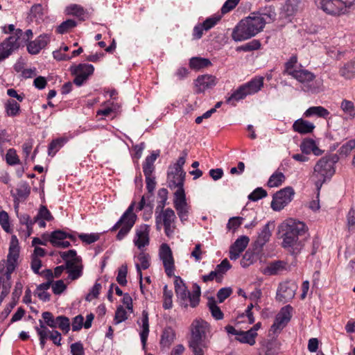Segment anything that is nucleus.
<instances>
[{
    "label": "nucleus",
    "mask_w": 355,
    "mask_h": 355,
    "mask_svg": "<svg viewBox=\"0 0 355 355\" xmlns=\"http://www.w3.org/2000/svg\"><path fill=\"white\" fill-rule=\"evenodd\" d=\"M279 232L282 239V247L292 255L299 254L304 245V241L300 237L306 232V225L301 221L288 219L279 226Z\"/></svg>",
    "instance_id": "nucleus-1"
},
{
    "label": "nucleus",
    "mask_w": 355,
    "mask_h": 355,
    "mask_svg": "<svg viewBox=\"0 0 355 355\" xmlns=\"http://www.w3.org/2000/svg\"><path fill=\"white\" fill-rule=\"evenodd\" d=\"M272 15L266 13H252L248 17L241 19L233 29L232 39L236 42H241L255 36L262 31L267 23L268 18L272 21L274 19Z\"/></svg>",
    "instance_id": "nucleus-2"
},
{
    "label": "nucleus",
    "mask_w": 355,
    "mask_h": 355,
    "mask_svg": "<svg viewBox=\"0 0 355 355\" xmlns=\"http://www.w3.org/2000/svg\"><path fill=\"white\" fill-rule=\"evenodd\" d=\"M191 338L189 347L193 353L203 354L210 343L209 334L210 326L202 319H196L191 325Z\"/></svg>",
    "instance_id": "nucleus-3"
},
{
    "label": "nucleus",
    "mask_w": 355,
    "mask_h": 355,
    "mask_svg": "<svg viewBox=\"0 0 355 355\" xmlns=\"http://www.w3.org/2000/svg\"><path fill=\"white\" fill-rule=\"evenodd\" d=\"M174 286L177 301L182 307L187 308L190 306L196 308L199 304L201 291L197 284L193 285V290L191 293L181 277L175 276Z\"/></svg>",
    "instance_id": "nucleus-4"
},
{
    "label": "nucleus",
    "mask_w": 355,
    "mask_h": 355,
    "mask_svg": "<svg viewBox=\"0 0 355 355\" xmlns=\"http://www.w3.org/2000/svg\"><path fill=\"white\" fill-rule=\"evenodd\" d=\"M32 37L33 31L31 29L24 33L21 29H16L14 34L0 44V62L8 58L22 43H26Z\"/></svg>",
    "instance_id": "nucleus-5"
},
{
    "label": "nucleus",
    "mask_w": 355,
    "mask_h": 355,
    "mask_svg": "<svg viewBox=\"0 0 355 355\" xmlns=\"http://www.w3.org/2000/svg\"><path fill=\"white\" fill-rule=\"evenodd\" d=\"M336 162L334 158L325 156L320 159L315 165L313 177L316 179L315 184L318 191L326 180L330 178L334 174V164ZM318 196L319 192L318 193L317 198H318Z\"/></svg>",
    "instance_id": "nucleus-6"
},
{
    "label": "nucleus",
    "mask_w": 355,
    "mask_h": 355,
    "mask_svg": "<svg viewBox=\"0 0 355 355\" xmlns=\"http://www.w3.org/2000/svg\"><path fill=\"white\" fill-rule=\"evenodd\" d=\"M315 2L327 14L334 16L345 14L355 4V0H315Z\"/></svg>",
    "instance_id": "nucleus-7"
},
{
    "label": "nucleus",
    "mask_w": 355,
    "mask_h": 355,
    "mask_svg": "<svg viewBox=\"0 0 355 355\" xmlns=\"http://www.w3.org/2000/svg\"><path fill=\"white\" fill-rule=\"evenodd\" d=\"M292 77L302 85L304 92L317 94L321 90L322 82L315 80V75L306 69H298Z\"/></svg>",
    "instance_id": "nucleus-8"
},
{
    "label": "nucleus",
    "mask_w": 355,
    "mask_h": 355,
    "mask_svg": "<svg viewBox=\"0 0 355 355\" xmlns=\"http://www.w3.org/2000/svg\"><path fill=\"white\" fill-rule=\"evenodd\" d=\"M176 220V216L175 211L171 209L167 208L162 210L159 215L156 216V226L157 229L159 230V224L163 223L164 226L165 234L168 237H171L175 228V223Z\"/></svg>",
    "instance_id": "nucleus-9"
},
{
    "label": "nucleus",
    "mask_w": 355,
    "mask_h": 355,
    "mask_svg": "<svg viewBox=\"0 0 355 355\" xmlns=\"http://www.w3.org/2000/svg\"><path fill=\"white\" fill-rule=\"evenodd\" d=\"M294 194V190L291 187L277 191L274 194L271 202L272 209L275 211L282 210L292 200Z\"/></svg>",
    "instance_id": "nucleus-10"
},
{
    "label": "nucleus",
    "mask_w": 355,
    "mask_h": 355,
    "mask_svg": "<svg viewBox=\"0 0 355 355\" xmlns=\"http://www.w3.org/2000/svg\"><path fill=\"white\" fill-rule=\"evenodd\" d=\"M173 204L180 220L182 223L187 221L190 206L187 202L185 193H183L182 190L175 191Z\"/></svg>",
    "instance_id": "nucleus-11"
},
{
    "label": "nucleus",
    "mask_w": 355,
    "mask_h": 355,
    "mask_svg": "<svg viewBox=\"0 0 355 355\" xmlns=\"http://www.w3.org/2000/svg\"><path fill=\"white\" fill-rule=\"evenodd\" d=\"M297 289V285L295 282L288 281L282 282L278 287L276 300L279 302L286 303L295 297Z\"/></svg>",
    "instance_id": "nucleus-12"
},
{
    "label": "nucleus",
    "mask_w": 355,
    "mask_h": 355,
    "mask_svg": "<svg viewBox=\"0 0 355 355\" xmlns=\"http://www.w3.org/2000/svg\"><path fill=\"white\" fill-rule=\"evenodd\" d=\"M159 255L163 262L166 274L168 277L174 275V259L172 251L168 244L163 243L161 245Z\"/></svg>",
    "instance_id": "nucleus-13"
},
{
    "label": "nucleus",
    "mask_w": 355,
    "mask_h": 355,
    "mask_svg": "<svg viewBox=\"0 0 355 355\" xmlns=\"http://www.w3.org/2000/svg\"><path fill=\"white\" fill-rule=\"evenodd\" d=\"M19 247L18 241L15 236H12L9 248V253L7 257V264L6 274L8 279L10 277V274L15 270L17 265V261L19 258Z\"/></svg>",
    "instance_id": "nucleus-14"
},
{
    "label": "nucleus",
    "mask_w": 355,
    "mask_h": 355,
    "mask_svg": "<svg viewBox=\"0 0 355 355\" xmlns=\"http://www.w3.org/2000/svg\"><path fill=\"white\" fill-rule=\"evenodd\" d=\"M293 307L286 305L282 307L275 317V322L271 326L270 330L274 333L282 330L290 321L292 315Z\"/></svg>",
    "instance_id": "nucleus-15"
},
{
    "label": "nucleus",
    "mask_w": 355,
    "mask_h": 355,
    "mask_svg": "<svg viewBox=\"0 0 355 355\" xmlns=\"http://www.w3.org/2000/svg\"><path fill=\"white\" fill-rule=\"evenodd\" d=\"M150 226L146 224H142L135 230V236L133 243L139 250L149 244Z\"/></svg>",
    "instance_id": "nucleus-16"
},
{
    "label": "nucleus",
    "mask_w": 355,
    "mask_h": 355,
    "mask_svg": "<svg viewBox=\"0 0 355 355\" xmlns=\"http://www.w3.org/2000/svg\"><path fill=\"white\" fill-rule=\"evenodd\" d=\"M185 175L184 171H178V173L175 169L170 168L168 172V187L171 189H177L175 191L182 190L183 193H185L184 189Z\"/></svg>",
    "instance_id": "nucleus-17"
},
{
    "label": "nucleus",
    "mask_w": 355,
    "mask_h": 355,
    "mask_svg": "<svg viewBox=\"0 0 355 355\" xmlns=\"http://www.w3.org/2000/svg\"><path fill=\"white\" fill-rule=\"evenodd\" d=\"M216 78L212 75L205 74L200 76L195 80L196 92L198 94L204 92L206 89L215 86Z\"/></svg>",
    "instance_id": "nucleus-18"
},
{
    "label": "nucleus",
    "mask_w": 355,
    "mask_h": 355,
    "mask_svg": "<svg viewBox=\"0 0 355 355\" xmlns=\"http://www.w3.org/2000/svg\"><path fill=\"white\" fill-rule=\"evenodd\" d=\"M250 239L247 236H241L238 238L231 245L230 250V259L236 260L241 252H243L248 246Z\"/></svg>",
    "instance_id": "nucleus-19"
},
{
    "label": "nucleus",
    "mask_w": 355,
    "mask_h": 355,
    "mask_svg": "<svg viewBox=\"0 0 355 355\" xmlns=\"http://www.w3.org/2000/svg\"><path fill=\"white\" fill-rule=\"evenodd\" d=\"M50 39L48 35H40L35 40L26 44L27 51L32 55H36L47 45Z\"/></svg>",
    "instance_id": "nucleus-20"
},
{
    "label": "nucleus",
    "mask_w": 355,
    "mask_h": 355,
    "mask_svg": "<svg viewBox=\"0 0 355 355\" xmlns=\"http://www.w3.org/2000/svg\"><path fill=\"white\" fill-rule=\"evenodd\" d=\"M82 261H71L66 263V270L69 274V279L76 280L83 275Z\"/></svg>",
    "instance_id": "nucleus-21"
},
{
    "label": "nucleus",
    "mask_w": 355,
    "mask_h": 355,
    "mask_svg": "<svg viewBox=\"0 0 355 355\" xmlns=\"http://www.w3.org/2000/svg\"><path fill=\"white\" fill-rule=\"evenodd\" d=\"M175 339V331L170 327H166L162 331L159 342L162 349H168Z\"/></svg>",
    "instance_id": "nucleus-22"
},
{
    "label": "nucleus",
    "mask_w": 355,
    "mask_h": 355,
    "mask_svg": "<svg viewBox=\"0 0 355 355\" xmlns=\"http://www.w3.org/2000/svg\"><path fill=\"white\" fill-rule=\"evenodd\" d=\"M293 129L295 132L305 135L312 132L315 129V125L303 119H299L293 123Z\"/></svg>",
    "instance_id": "nucleus-23"
},
{
    "label": "nucleus",
    "mask_w": 355,
    "mask_h": 355,
    "mask_svg": "<svg viewBox=\"0 0 355 355\" xmlns=\"http://www.w3.org/2000/svg\"><path fill=\"white\" fill-rule=\"evenodd\" d=\"M345 120H353L355 119V106L352 101L343 99L340 105Z\"/></svg>",
    "instance_id": "nucleus-24"
},
{
    "label": "nucleus",
    "mask_w": 355,
    "mask_h": 355,
    "mask_svg": "<svg viewBox=\"0 0 355 355\" xmlns=\"http://www.w3.org/2000/svg\"><path fill=\"white\" fill-rule=\"evenodd\" d=\"M248 95L258 92L263 86V78L257 77L243 85Z\"/></svg>",
    "instance_id": "nucleus-25"
},
{
    "label": "nucleus",
    "mask_w": 355,
    "mask_h": 355,
    "mask_svg": "<svg viewBox=\"0 0 355 355\" xmlns=\"http://www.w3.org/2000/svg\"><path fill=\"white\" fill-rule=\"evenodd\" d=\"M137 220V215L135 214H132L130 215V217L127 219L125 224L121 227L116 235V239L119 241H121L123 239L126 235L130 232L132 227L134 226Z\"/></svg>",
    "instance_id": "nucleus-26"
},
{
    "label": "nucleus",
    "mask_w": 355,
    "mask_h": 355,
    "mask_svg": "<svg viewBox=\"0 0 355 355\" xmlns=\"http://www.w3.org/2000/svg\"><path fill=\"white\" fill-rule=\"evenodd\" d=\"M330 112L322 106H313L308 108L304 113L305 117L316 116L320 118L327 119Z\"/></svg>",
    "instance_id": "nucleus-27"
},
{
    "label": "nucleus",
    "mask_w": 355,
    "mask_h": 355,
    "mask_svg": "<svg viewBox=\"0 0 355 355\" xmlns=\"http://www.w3.org/2000/svg\"><path fill=\"white\" fill-rule=\"evenodd\" d=\"M137 259L140 263V265L139 263L136 264V268L137 272L140 275V288L141 291H143V284L141 283V270H146L150 266L149 263V255L148 254H146L143 252H140L138 256Z\"/></svg>",
    "instance_id": "nucleus-28"
},
{
    "label": "nucleus",
    "mask_w": 355,
    "mask_h": 355,
    "mask_svg": "<svg viewBox=\"0 0 355 355\" xmlns=\"http://www.w3.org/2000/svg\"><path fill=\"white\" fill-rule=\"evenodd\" d=\"M141 322L142 331L140 333V338L143 347H145L149 334L148 314L146 311L142 312Z\"/></svg>",
    "instance_id": "nucleus-29"
},
{
    "label": "nucleus",
    "mask_w": 355,
    "mask_h": 355,
    "mask_svg": "<svg viewBox=\"0 0 355 355\" xmlns=\"http://www.w3.org/2000/svg\"><path fill=\"white\" fill-rule=\"evenodd\" d=\"M46 236L49 238V241L55 247L60 241L64 240L67 237V233L62 230H55L52 232L49 235L47 234L42 235L44 239H45Z\"/></svg>",
    "instance_id": "nucleus-30"
},
{
    "label": "nucleus",
    "mask_w": 355,
    "mask_h": 355,
    "mask_svg": "<svg viewBox=\"0 0 355 355\" xmlns=\"http://www.w3.org/2000/svg\"><path fill=\"white\" fill-rule=\"evenodd\" d=\"M270 236L271 232L269 230V223H267L259 234L258 238L255 241L256 245L262 248L269 241Z\"/></svg>",
    "instance_id": "nucleus-31"
},
{
    "label": "nucleus",
    "mask_w": 355,
    "mask_h": 355,
    "mask_svg": "<svg viewBox=\"0 0 355 355\" xmlns=\"http://www.w3.org/2000/svg\"><path fill=\"white\" fill-rule=\"evenodd\" d=\"M211 65V61L207 58L193 57L189 60V67L193 69H200Z\"/></svg>",
    "instance_id": "nucleus-32"
},
{
    "label": "nucleus",
    "mask_w": 355,
    "mask_h": 355,
    "mask_svg": "<svg viewBox=\"0 0 355 355\" xmlns=\"http://www.w3.org/2000/svg\"><path fill=\"white\" fill-rule=\"evenodd\" d=\"M94 70L93 65L90 64H79L71 67L72 73L85 75L87 78L93 73Z\"/></svg>",
    "instance_id": "nucleus-33"
},
{
    "label": "nucleus",
    "mask_w": 355,
    "mask_h": 355,
    "mask_svg": "<svg viewBox=\"0 0 355 355\" xmlns=\"http://www.w3.org/2000/svg\"><path fill=\"white\" fill-rule=\"evenodd\" d=\"M300 150L303 153L306 155L313 152L315 155H318V148L316 146L315 141L313 139H304L300 144Z\"/></svg>",
    "instance_id": "nucleus-34"
},
{
    "label": "nucleus",
    "mask_w": 355,
    "mask_h": 355,
    "mask_svg": "<svg viewBox=\"0 0 355 355\" xmlns=\"http://www.w3.org/2000/svg\"><path fill=\"white\" fill-rule=\"evenodd\" d=\"M157 156V154L152 153L150 155L146 158L145 162L143 165V171L144 175H152L155 169L154 162L156 160Z\"/></svg>",
    "instance_id": "nucleus-35"
},
{
    "label": "nucleus",
    "mask_w": 355,
    "mask_h": 355,
    "mask_svg": "<svg viewBox=\"0 0 355 355\" xmlns=\"http://www.w3.org/2000/svg\"><path fill=\"white\" fill-rule=\"evenodd\" d=\"M135 207V202H132L126 211L121 216L120 219L116 223V224L110 229L111 232H114L119 227H121L125 223L128 218L130 217V215L133 214V209Z\"/></svg>",
    "instance_id": "nucleus-36"
},
{
    "label": "nucleus",
    "mask_w": 355,
    "mask_h": 355,
    "mask_svg": "<svg viewBox=\"0 0 355 355\" xmlns=\"http://www.w3.org/2000/svg\"><path fill=\"white\" fill-rule=\"evenodd\" d=\"M5 109L8 116H15L19 114L20 105L13 99L8 100L5 104Z\"/></svg>",
    "instance_id": "nucleus-37"
},
{
    "label": "nucleus",
    "mask_w": 355,
    "mask_h": 355,
    "mask_svg": "<svg viewBox=\"0 0 355 355\" xmlns=\"http://www.w3.org/2000/svg\"><path fill=\"white\" fill-rule=\"evenodd\" d=\"M253 331H240L238 334V336L236 339L243 343H248L250 345H253L255 343V338L256 336L252 333Z\"/></svg>",
    "instance_id": "nucleus-38"
},
{
    "label": "nucleus",
    "mask_w": 355,
    "mask_h": 355,
    "mask_svg": "<svg viewBox=\"0 0 355 355\" xmlns=\"http://www.w3.org/2000/svg\"><path fill=\"white\" fill-rule=\"evenodd\" d=\"M248 95L245 87L242 85L227 99V103L234 105V102L243 99Z\"/></svg>",
    "instance_id": "nucleus-39"
},
{
    "label": "nucleus",
    "mask_w": 355,
    "mask_h": 355,
    "mask_svg": "<svg viewBox=\"0 0 355 355\" xmlns=\"http://www.w3.org/2000/svg\"><path fill=\"white\" fill-rule=\"evenodd\" d=\"M297 58L296 55H293L284 64V73L293 76L294 73L298 70L297 69Z\"/></svg>",
    "instance_id": "nucleus-40"
},
{
    "label": "nucleus",
    "mask_w": 355,
    "mask_h": 355,
    "mask_svg": "<svg viewBox=\"0 0 355 355\" xmlns=\"http://www.w3.org/2000/svg\"><path fill=\"white\" fill-rule=\"evenodd\" d=\"M340 74L345 78H351L355 75V60L350 61L340 70Z\"/></svg>",
    "instance_id": "nucleus-41"
},
{
    "label": "nucleus",
    "mask_w": 355,
    "mask_h": 355,
    "mask_svg": "<svg viewBox=\"0 0 355 355\" xmlns=\"http://www.w3.org/2000/svg\"><path fill=\"white\" fill-rule=\"evenodd\" d=\"M207 305L211 311V315L216 320H222L223 318V313L219 306H217L216 302L214 298L209 299Z\"/></svg>",
    "instance_id": "nucleus-42"
},
{
    "label": "nucleus",
    "mask_w": 355,
    "mask_h": 355,
    "mask_svg": "<svg viewBox=\"0 0 355 355\" xmlns=\"http://www.w3.org/2000/svg\"><path fill=\"white\" fill-rule=\"evenodd\" d=\"M173 292L168 289L165 285L163 288V307L164 309H171L173 307Z\"/></svg>",
    "instance_id": "nucleus-43"
},
{
    "label": "nucleus",
    "mask_w": 355,
    "mask_h": 355,
    "mask_svg": "<svg viewBox=\"0 0 355 355\" xmlns=\"http://www.w3.org/2000/svg\"><path fill=\"white\" fill-rule=\"evenodd\" d=\"M285 176L281 172L273 173L268 181V186L270 187H277L280 186L284 181Z\"/></svg>",
    "instance_id": "nucleus-44"
},
{
    "label": "nucleus",
    "mask_w": 355,
    "mask_h": 355,
    "mask_svg": "<svg viewBox=\"0 0 355 355\" xmlns=\"http://www.w3.org/2000/svg\"><path fill=\"white\" fill-rule=\"evenodd\" d=\"M77 23L73 19H67L62 22L57 28L56 32L59 34H64L76 27Z\"/></svg>",
    "instance_id": "nucleus-45"
},
{
    "label": "nucleus",
    "mask_w": 355,
    "mask_h": 355,
    "mask_svg": "<svg viewBox=\"0 0 355 355\" xmlns=\"http://www.w3.org/2000/svg\"><path fill=\"white\" fill-rule=\"evenodd\" d=\"M65 142V139L63 138L56 139L53 140L48 148V155L49 156L53 157L56 152L62 146L63 144Z\"/></svg>",
    "instance_id": "nucleus-46"
},
{
    "label": "nucleus",
    "mask_w": 355,
    "mask_h": 355,
    "mask_svg": "<svg viewBox=\"0 0 355 355\" xmlns=\"http://www.w3.org/2000/svg\"><path fill=\"white\" fill-rule=\"evenodd\" d=\"M57 328H59L64 334H67L70 330L69 319L64 315H59L56 317Z\"/></svg>",
    "instance_id": "nucleus-47"
},
{
    "label": "nucleus",
    "mask_w": 355,
    "mask_h": 355,
    "mask_svg": "<svg viewBox=\"0 0 355 355\" xmlns=\"http://www.w3.org/2000/svg\"><path fill=\"white\" fill-rule=\"evenodd\" d=\"M284 262L280 261L271 263L265 269V273L270 275H276L284 268Z\"/></svg>",
    "instance_id": "nucleus-48"
},
{
    "label": "nucleus",
    "mask_w": 355,
    "mask_h": 355,
    "mask_svg": "<svg viewBox=\"0 0 355 355\" xmlns=\"http://www.w3.org/2000/svg\"><path fill=\"white\" fill-rule=\"evenodd\" d=\"M261 44L259 40H253L250 42L244 44L237 47L236 51H243L245 52H250L254 50H257L260 48Z\"/></svg>",
    "instance_id": "nucleus-49"
},
{
    "label": "nucleus",
    "mask_w": 355,
    "mask_h": 355,
    "mask_svg": "<svg viewBox=\"0 0 355 355\" xmlns=\"http://www.w3.org/2000/svg\"><path fill=\"white\" fill-rule=\"evenodd\" d=\"M66 12L67 15H74L81 19H83V16L85 15L83 8L77 4H72L67 7Z\"/></svg>",
    "instance_id": "nucleus-50"
},
{
    "label": "nucleus",
    "mask_w": 355,
    "mask_h": 355,
    "mask_svg": "<svg viewBox=\"0 0 355 355\" xmlns=\"http://www.w3.org/2000/svg\"><path fill=\"white\" fill-rule=\"evenodd\" d=\"M231 268V265L227 259H223L221 263L216 266L215 272L223 279V275Z\"/></svg>",
    "instance_id": "nucleus-51"
},
{
    "label": "nucleus",
    "mask_w": 355,
    "mask_h": 355,
    "mask_svg": "<svg viewBox=\"0 0 355 355\" xmlns=\"http://www.w3.org/2000/svg\"><path fill=\"white\" fill-rule=\"evenodd\" d=\"M128 319L127 311L123 306L117 307L114 316V324H118Z\"/></svg>",
    "instance_id": "nucleus-52"
},
{
    "label": "nucleus",
    "mask_w": 355,
    "mask_h": 355,
    "mask_svg": "<svg viewBox=\"0 0 355 355\" xmlns=\"http://www.w3.org/2000/svg\"><path fill=\"white\" fill-rule=\"evenodd\" d=\"M42 316L44 320V323H45L46 325L49 326L51 328H57L58 325L56 318H54L53 315L51 312H43Z\"/></svg>",
    "instance_id": "nucleus-53"
},
{
    "label": "nucleus",
    "mask_w": 355,
    "mask_h": 355,
    "mask_svg": "<svg viewBox=\"0 0 355 355\" xmlns=\"http://www.w3.org/2000/svg\"><path fill=\"white\" fill-rule=\"evenodd\" d=\"M60 257L62 258L63 260L65 261V263L68 261H82L81 258L77 256L76 251L75 250H69L66 252H60Z\"/></svg>",
    "instance_id": "nucleus-54"
},
{
    "label": "nucleus",
    "mask_w": 355,
    "mask_h": 355,
    "mask_svg": "<svg viewBox=\"0 0 355 355\" xmlns=\"http://www.w3.org/2000/svg\"><path fill=\"white\" fill-rule=\"evenodd\" d=\"M78 237L83 242L87 244H92L100 239V234L98 233L80 234Z\"/></svg>",
    "instance_id": "nucleus-55"
},
{
    "label": "nucleus",
    "mask_w": 355,
    "mask_h": 355,
    "mask_svg": "<svg viewBox=\"0 0 355 355\" xmlns=\"http://www.w3.org/2000/svg\"><path fill=\"white\" fill-rule=\"evenodd\" d=\"M267 196V192L261 187H258L254 189L249 196V200L252 201H257Z\"/></svg>",
    "instance_id": "nucleus-56"
},
{
    "label": "nucleus",
    "mask_w": 355,
    "mask_h": 355,
    "mask_svg": "<svg viewBox=\"0 0 355 355\" xmlns=\"http://www.w3.org/2000/svg\"><path fill=\"white\" fill-rule=\"evenodd\" d=\"M128 272V268L126 266H122L118 270V275L116 277L117 282L121 286H125L127 284L126 275Z\"/></svg>",
    "instance_id": "nucleus-57"
},
{
    "label": "nucleus",
    "mask_w": 355,
    "mask_h": 355,
    "mask_svg": "<svg viewBox=\"0 0 355 355\" xmlns=\"http://www.w3.org/2000/svg\"><path fill=\"white\" fill-rule=\"evenodd\" d=\"M6 159L9 165H15L19 162L16 150L13 148H10L7 151Z\"/></svg>",
    "instance_id": "nucleus-58"
},
{
    "label": "nucleus",
    "mask_w": 355,
    "mask_h": 355,
    "mask_svg": "<svg viewBox=\"0 0 355 355\" xmlns=\"http://www.w3.org/2000/svg\"><path fill=\"white\" fill-rule=\"evenodd\" d=\"M101 288V284L100 283L96 282L90 290L89 293L87 295L85 300L88 302H90L92 300L97 298Z\"/></svg>",
    "instance_id": "nucleus-59"
},
{
    "label": "nucleus",
    "mask_w": 355,
    "mask_h": 355,
    "mask_svg": "<svg viewBox=\"0 0 355 355\" xmlns=\"http://www.w3.org/2000/svg\"><path fill=\"white\" fill-rule=\"evenodd\" d=\"M355 148V139H351L340 148V154L347 156Z\"/></svg>",
    "instance_id": "nucleus-60"
},
{
    "label": "nucleus",
    "mask_w": 355,
    "mask_h": 355,
    "mask_svg": "<svg viewBox=\"0 0 355 355\" xmlns=\"http://www.w3.org/2000/svg\"><path fill=\"white\" fill-rule=\"evenodd\" d=\"M19 198H26L31 193V188L26 182L21 183L16 189Z\"/></svg>",
    "instance_id": "nucleus-61"
},
{
    "label": "nucleus",
    "mask_w": 355,
    "mask_h": 355,
    "mask_svg": "<svg viewBox=\"0 0 355 355\" xmlns=\"http://www.w3.org/2000/svg\"><path fill=\"white\" fill-rule=\"evenodd\" d=\"M221 19L220 15L214 16L206 19V20L202 24L205 31H208L214 27Z\"/></svg>",
    "instance_id": "nucleus-62"
},
{
    "label": "nucleus",
    "mask_w": 355,
    "mask_h": 355,
    "mask_svg": "<svg viewBox=\"0 0 355 355\" xmlns=\"http://www.w3.org/2000/svg\"><path fill=\"white\" fill-rule=\"evenodd\" d=\"M0 224L6 232H10L9 216L5 211H0Z\"/></svg>",
    "instance_id": "nucleus-63"
},
{
    "label": "nucleus",
    "mask_w": 355,
    "mask_h": 355,
    "mask_svg": "<svg viewBox=\"0 0 355 355\" xmlns=\"http://www.w3.org/2000/svg\"><path fill=\"white\" fill-rule=\"evenodd\" d=\"M71 355H85L83 345L80 342H77L71 345Z\"/></svg>",
    "instance_id": "nucleus-64"
}]
</instances>
